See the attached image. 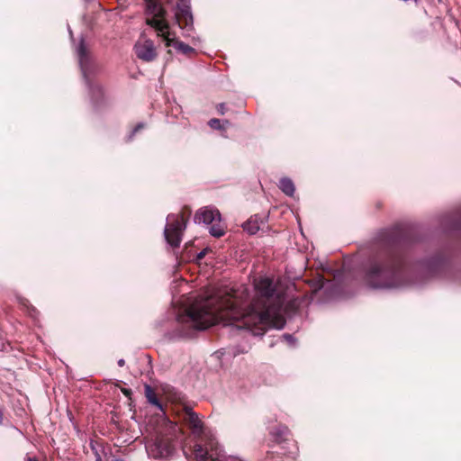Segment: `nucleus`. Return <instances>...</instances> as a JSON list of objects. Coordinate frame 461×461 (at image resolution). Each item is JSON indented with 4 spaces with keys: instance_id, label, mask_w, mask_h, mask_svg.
Segmentation results:
<instances>
[{
    "instance_id": "f8f14e48",
    "label": "nucleus",
    "mask_w": 461,
    "mask_h": 461,
    "mask_svg": "<svg viewBox=\"0 0 461 461\" xmlns=\"http://www.w3.org/2000/svg\"><path fill=\"white\" fill-rule=\"evenodd\" d=\"M278 187L286 195L292 197L295 192V186L294 182L289 177H282L279 180Z\"/></svg>"
},
{
    "instance_id": "2eb2a0df",
    "label": "nucleus",
    "mask_w": 461,
    "mask_h": 461,
    "mask_svg": "<svg viewBox=\"0 0 461 461\" xmlns=\"http://www.w3.org/2000/svg\"><path fill=\"white\" fill-rule=\"evenodd\" d=\"M445 221H449V224H450L449 230H458L459 229V225H458V222L456 221V215L450 213L449 215L446 216Z\"/></svg>"
},
{
    "instance_id": "f3484780",
    "label": "nucleus",
    "mask_w": 461,
    "mask_h": 461,
    "mask_svg": "<svg viewBox=\"0 0 461 461\" xmlns=\"http://www.w3.org/2000/svg\"><path fill=\"white\" fill-rule=\"evenodd\" d=\"M19 303L24 307L28 308V310L32 312H36V310L29 303L28 300L25 298L18 297Z\"/></svg>"
},
{
    "instance_id": "a211bd4d",
    "label": "nucleus",
    "mask_w": 461,
    "mask_h": 461,
    "mask_svg": "<svg viewBox=\"0 0 461 461\" xmlns=\"http://www.w3.org/2000/svg\"><path fill=\"white\" fill-rule=\"evenodd\" d=\"M143 128L144 124L142 122L138 123L128 136V140H131L133 138L134 134Z\"/></svg>"
},
{
    "instance_id": "4be33fe9",
    "label": "nucleus",
    "mask_w": 461,
    "mask_h": 461,
    "mask_svg": "<svg viewBox=\"0 0 461 461\" xmlns=\"http://www.w3.org/2000/svg\"><path fill=\"white\" fill-rule=\"evenodd\" d=\"M218 111L223 114L224 113V104H220L218 106Z\"/></svg>"
},
{
    "instance_id": "f03ea898",
    "label": "nucleus",
    "mask_w": 461,
    "mask_h": 461,
    "mask_svg": "<svg viewBox=\"0 0 461 461\" xmlns=\"http://www.w3.org/2000/svg\"><path fill=\"white\" fill-rule=\"evenodd\" d=\"M413 243L412 235L395 228L382 234L380 251L372 258L365 270V281L373 289L390 290L416 284L414 271L420 268L429 275L437 274L447 262L445 257L435 258L411 265L406 249Z\"/></svg>"
},
{
    "instance_id": "423d86ee",
    "label": "nucleus",
    "mask_w": 461,
    "mask_h": 461,
    "mask_svg": "<svg viewBox=\"0 0 461 461\" xmlns=\"http://www.w3.org/2000/svg\"><path fill=\"white\" fill-rule=\"evenodd\" d=\"M177 426L169 424L147 441L145 448L149 457L168 459L174 456L177 446Z\"/></svg>"
},
{
    "instance_id": "cd10ccee",
    "label": "nucleus",
    "mask_w": 461,
    "mask_h": 461,
    "mask_svg": "<svg viewBox=\"0 0 461 461\" xmlns=\"http://www.w3.org/2000/svg\"><path fill=\"white\" fill-rule=\"evenodd\" d=\"M244 352H245V350L243 349V350L239 351V352H237V353H236V352H234L233 354H234V355H237V354H239V353H244Z\"/></svg>"
},
{
    "instance_id": "393cba45",
    "label": "nucleus",
    "mask_w": 461,
    "mask_h": 461,
    "mask_svg": "<svg viewBox=\"0 0 461 461\" xmlns=\"http://www.w3.org/2000/svg\"><path fill=\"white\" fill-rule=\"evenodd\" d=\"M4 414L2 410L0 409V424L3 422Z\"/></svg>"
},
{
    "instance_id": "7ed1b4c3",
    "label": "nucleus",
    "mask_w": 461,
    "mask_h": 461,
    "mask_svg": "<svg viewBox=\"0 0 461 461\" xmlns=\"http://www.w3.org/2000/svg\"><path fill=\"white\" fill-rule=\"evenodd\" d=\"M183 420L196 438V442L194 445L195 461H229L230 457H234L225 455L212 430L204 425L197 413L191 408H185Z\"/></svg>"
},
{
    "instance_id": "39448f33",
    "label": "nucleus",
    "mask_w": 461,
    "mask_h": 461,
    "mask_svg": "<svg viewBox=\"0 0 461 461\" xmlns=\"http://www.w3.org/2000/svg\"><path fill=\"white\" fill-rule=\"evenodd\" d=\"M75 53L91 98L97 101L103 95V89L93 78L99 70V65L90 49L86 46L83 37L75 46Z\"/></svg>"
},
{
    "instance_id": "412c9836",
    "label": "nucleus",
    "mask_w": 461,
    "mask_h": 461,
    "mask_svg": "<svg viewBox=\"0 0 461 461\" xmlns=\"http://www.w3.org/2000/svg\"><path fill=\"white\" fill-rule=\"evenodd\" d=\"M298 306H299V303H297V301H296V300L292 301V302L290 303V307H292V308H294V309L297 308Z\"/></svg>"
},
{
    "instance_id": "ddd939ff",
    "label": "nucleus",
    "mask_w": 461,
    "mask_h": 461,
    "mask_svg": "<svg viewBox=\"0 0 461 461\" xmlns=\"http://www.w3.org/2000/svg\"><path fill=\"white\" fill-rule=\"evenodd\" d=\"M145 396L148 402L156 406L158 410L162 411V404L158 401L154 390L149 385L145 386Z\"/></svg>"
},
{
    "instance_id": "6e6552de",
    "label": "nucleus",
    "mask_w": 461,
    "mask_h": 461,
    "mask_svg": "<svg viewBox=\"0 0 461 461\" xmlns=\"http://www.w3.org/2000/svg\"><path fill=\"white\" fill-rule=\"evenodd\" d=\"M185 228L186 221L182 215L169 214L167 217V225L164 230L167 242L173 248L178 247Z\"/></svg>"
},
{
    "instance_id": "aec40b11",
    "label": "nucleus",
    "mask_w": 461,
    "mask_h": 461,
    "mask_svg": "<svg viewBox=\"0 0 461 461\" xmlns=\"http://www.w3.org/2000/svg\"><path fill=\"white\" fill-rule=\"evenodd\" d=\"M205 254H206V249L202 250L201 252L198 253L197 258L202 259L205 256Z\"/></svg>"
},
{
    "instance_id": "dca6fc26",
    "label": "nucleus",
    "mask_w": 461,
    "mask_h": 461,
    "mask_svg": "<svg viewBox=\"0 0 461 461\" xmlns=\"http://www.w3.org/2000/svg\"><path fill=\"white\" fill-rule=\"evenodd\" d=\"M209 126L215 130H221L222 129V123L221 120L219 119H211L208 122Z\"/></svg>"
},
{
    "instance_id": "c85d7f7f",
    "label": "nucleus",
    "mask_w": 461,
    "mask_h": 461,
    "mask_svg": "<svg viewBox=\"0 0 461 461\" xmlns=\"http://www.w3.org/2000/svg\"><path fill=\"white\" fill-rule=\"evenodd\" d=\"M123 393L127 395L129 393V390L124 389Z\"/></svg>"
},
{
    "instance_id": "0eeeda50",
    "label": "nucleus",
    "mask_w": 461,
    "mask_h": 461,
    "mask_svg": "<svg viewBox=\"0 0 461 461\" xmlns=\"http://www.w3.org/2000/svg\"><path fill=\"white\" fill-rule=\"evenodd\" d=\"M195 223L212 224L209 232L212 236L220 238L224 234V228L221 223L220 212L212 207H203L198 210L194 215Z\"/></svg>"
},
{
    "instance_id": "20e7f679",
    "label": "nucleus",
    "mask_w": 461,
    "mask_h": 461,
    "mask_svg": "<svg viewBox=\"0 0 461 461\" xmlns=\"http://www.w3.org/2000/svg\"><path fill=\"white\" fill-rule=\"evenodd\" d=\"M146 3V23L154 28L158 36L161 37L166 46L173 47L176 51L185 55L194 53L195 50L191 46L177 41L175 33L169 30V24L166 20V10L157 2V0H143Z\"/></svg>"
},
{
    "instance_id": "c756f323",
    "label": "nucleus",
    "mask_w": 461,
    "mask_h": 461,
    "mask_svg": "<svg viewBox=\"0 0 461 461\" xmlns=\"http://www.w3.org/2000/svg\"><path fill=\"white\" fill-rule=\"evenodd\" d=\"M95 461H101V457L98 456Z\"/></svg>"
},
{
    "instance_id": "5701e85b",
    "label": "nucleus",
    "mask_w": 461,
    "mask_h": 461,
    "mask_svg": "<svg viewBox=\"0 0 461 461\" xmlns=\"http://www.w3.org/2000/svg\"><path fill=\"white\" fill-rule=\"evenodd\" d=\"M25 461H39L35 456H26Z\"/></svg>"
},
{
    "instance_id": "4468645a",
    "label": "nucleus",
    "mask_w": 461,
    "mask_h": 461,
    "mask_svg": "<svg viewBox=\"0 0 461 461\" xmlns=\"http://www.w3.org/2000/svg\"><path fill=\"white\" fill-rule=\"evenodd\" d=\"M272 436L278 442L286 440L289 435V429L286 426H278L271 431Z\"/></svg>"
},
{
    "instance_id": "9d476101",
    "label": "nucleus",
    "mask_w": 461,
    "mask_h": 461,
    "mask_svg": "<svg viewBox=\"0 0 461 461\" xmlns=\"http://www.w3.org/2000/svg\"><path fill=\"white\" fill-rule=\"evenodd\" d=\"M136 56L146 62H150L157 57L156 49L151 40L139 41L134 45Z\"/></svg>"
},
{
    "instance_id": "a878e982",
    "label": "nucleus",
    "mask_w": 461,
    "mask_h": 461,
    "mask_svg": "<svg viewBox=\"0 0 461 461\" xmlns=\"http://www.w3.org/2000/svg\"><path fill=\"white\" fill-rule=\"evenodd\" d=\"M324 282H325L324 279L321 280V285H320L321 288H322L324 286Z\"/></svg>"
},
{
    "instance_id": "bb28decb",
    "label": "nucleus",
    "mask_w": 461,
    "mask_h": 461,
    "mask_svg": "<svg viewBox=\"0 0 461 461\" xmlns=\"http://www.w3.org/2000/svg\"><path fill=\"white\" fill-rule=\"evenodd\" d=\"M68 32H69L70 38L72 39L73 38V33H72V31L70 30L69 27H68Z\"/></svg>"
},
{
    "instance_id": "b1692460",
    "label": "nucleus",
    "mask_w": 461,
    "mask_h": 461,
    "mask_svg": "<svg viewBox=\"0 0 461 461\" xmlns=\"http://www.w3.org/2000/svg\"><path fill=\"white\" fill-rule=\"evenodd\" d=\"M118 365H119V366H123L125 365V361H124V359H120V360L118 361Z\"/></svg>"
},
{
    "instance_id": "1a4fd4ad",
    "label": "nucleus",
    "mask_w": 461,
    "mask_h": 461,
    "mask_svg": "<svg viewBox=\"0 0 461 461\" xmlns=\"http://www.w3.org/2000/svg\"><path fill=\"white\" fill-rule=\"evenodd\" d=\"M175 16L180 28L187 32L193 29L194 19L191 12L190 0H179Z\"/></svg>"
},
{
    "instance_id": "9b49d317",
    "label": "nucleus",
    "mask_w": 461,
    "mask_h": 461,
    "mask_svg": "<svg viewBox=\"0 0 461 461\" xmlns=\"http://www.w3.org/2000/svg\"><path fill=\"white\" fill-rule=\"evenodd\" d=\"M264 220L265 217L254 215L250 217L246 222H244L242 227L248 233L253 235L261 229V225H264Z\"/></svg>"
},
{
    "instance_id": "f257e3e1",
    "label": "nucleus",
    "mask_w": 461,
    "mask_h": 461,
    "mask_svg": "<svg viewBox=\"0 0 461 461\" xmlns=\"http://www.w3.org/2000/svg\"><path fill=\"white\" fill-rule=\"evenodd\" d=\"M254 288L255 296L246 307L241 306L235 293L193 303L177 316L178 336L191 338L196 331L221 321L254 336H262L269 328L283 329L285 300L277 284L268 276H259L254 280Z\"/></svg>"
},
{
    "instance_id": "7c9ffc66",
    "label": "nucleus",
    "mask_w": 461,
    "mask_h": 461,
    "mask_svg": "<svg viewBox=\"0 0 461 461\" xmlns=\"http://www.w3.org/2000/svg\"><path fill=\"white\" fill-rule=\"evenodd\" d=\"M114 461H122V460H120V459H115Z\"/></svg>"
},
{
    "instance_id": "6ab92c4d",
    "label": "nucleus",
    "mask_w": 461,
    "mask_h": 461,
    "mask_svg": "<svg viewBox=\"0 0 461 461\" xmlns=\"http://www.w3.org/2000/svg\"><path fill=\"white\" fill-rule=\"evenodd\" d=\"M282 339H283L284 340H285V341H286L288 344H290V345L294 344V336H293V335H291V334H287V333H285V334H284V335L282 336Z\"/></svg>"
}]
</instances>
